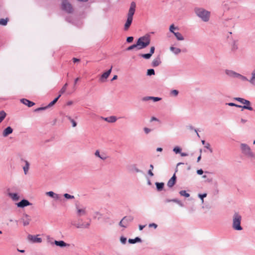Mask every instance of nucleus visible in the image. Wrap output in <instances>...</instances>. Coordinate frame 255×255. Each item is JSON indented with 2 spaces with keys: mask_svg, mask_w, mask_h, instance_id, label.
Instances as JSON below:
<instances>
[{
  "mask_svg": "<svg viewBox=\"0 0 255 255\" xmlns=\"http://www.w3.org/2000/svg\"><path fill=\"white\" fill-rule=\"evenodd\" d=\"M194 12L196 15L204 22H208L210 17V12L202 7H196Z\"/></svg>",
  "mask_w": 255,
  "mask_h": 255,
  "instance_id": "nucleus-1",
  "label": "nucleus"
},
{
  "mask_svg": "<svg viewBox=\"0 0 255 255\" xmlns=\"http://www.w3.org/2000/svg\"><path fill=\"white\" fill-rule=\"evenodd\" d=\"M242 216L237 212H235L232 216V227L235 231H242L243 228L241 226Z\"/></svg>",
  "mask_w": 255,
  "mask_h": 255,
  "instance_id": "nucleus-2",
  "label": "nucleus"
},
{
  "mask_svg": "<svg viewBox=\"0 0 255 255\" xmlns=\"http://www.w3.org/2000/svg\"><path fill=\"white\" fill-rule=\"evenodd\" d=\"M135 3L134 2H132L130 4V8L128 14V18L125 24L124 28L125 30L128 29L132 23L133 15L135 10Z\"/></svg>",
  "mask_w": 255,
  "mask_h": 255,
  "instance_id": "nucleus-3",
  "label": "nucleus"
},
{
  "mask_svg": "<svg viewBox=\"0 0 255 255\" xmlns=\"http://www.w3.org/2000/svg\"><path fill=\"white\" fill-rule=\"evenodd\" d=\"M150 43V36L149 34H146L140 37L137 40L138 50L143 49L149 45Z\"/></svg>",
  "mask_w": 255,
  "mask_h": 255,
  "instance_id": "nucleus-4",
  "label": "nucleus"
},
{
  "mask_svg": "<svg viewBox=\"0 0 255 255\" xmlns=\"http://www.w3.org/2000/svg\"><path fill=\"white\" fill-rule=\"evenodd\" d=\"M241 149L242 152L246 156L250 158H254L255 154L252 151L250 146L246 143L241 144Z\"/></svg>",
  "mask_w": 255,
  "mask_h": 255,
  "instance_id": "nucleus-5",
  "label": "nucleus"
},
{
  "mask_svg": "<svg viewBox=\"0 0 255 255\" xmlns=\"http://www.w3.org/2000/svg\"><path fill=\"white\" fill-rule=\"evenodd\" d=\"M234 100L237 101L244 104V106H241V108L243 109L248 110L249 111H253V108L251 106V103L249 100H246L244 98L236 97L234 98Z\"/></svg>",
  "mask_w": 255,
  "mask_h": 255,
  "instance_id": "nucleus-6",
  "label": "nucleus"
},
{
  "mask_svg": "<svg viewBox=\"0 0 255 255\" xmlns=\"http://www.w3.org/2000/svg\"><path fill=\"white\" fill-rule=\"evenodd\" d=\"M133 220L132 216H126L124 217L122 220L120 222L119 225L123 228H127L129 223Z\"/></svg>",
  "mask_w": 255,
  "mask_h": 255,
  "instance_id": "nucleus-7",
  "label": "nucleus"
},
{
  "mask_svg": "<svg viewBox=\"0 0 255 255\" xmlns=\"http://www.w3.org/2000/svg\"><path fill=\"white\" fill-rule=\"evenodd\" d=\"M62 8L64 10H65L68 13H71L73 11L72 5L67 0H63Z\"/></svg>",
  "mask_w": 255,
  "mask_h": 255,
  "instance_id": "nucleus-8",
  "label": "nucleus"
},
{
  "mask_svg": "<svg viewBox=\"0 0 255 255\" xmlns=\"http://www.w3.org/2000/svg\"><path fill=\"white\" fill-rule=\"evenodd\" d=\"M76 213L78 217L86 216L87 214L86 208L82 206H76Z\"/></svg>",
  "mask_w": 255,
  "mask_h": 255,
  "instance_id": "nucleus-9",
  "label": "nucleus"
},
{
  "mask_svg": "<svg viewBox=\"0 0 255 255\" xmlns=\"http://www.w3.org/2000/svg\"><path fill=\"white\" fill-rule=\"evenodd\" d=\"M31 221V217L26 214H24L20 219V221L22 223L24 226L29 225Z\"/></svg>",
  "mask_w": 255,
  "mask_h": 255,
  "instance_id": "nucleus-10",
  "label": "nucleus"
},
{
  "mask_svg": "<svg viewBox=\"0 0 255 255\" xmlns=\"http://www.w3.org/2000/svg\"><path fill=\"white\" fill-rule=\"evenodd\" d=\"M113 67L111 66V68L107 71L104 72L100 78V81L101 82H105L106 81L107 79L109 77L110 75Z\"/></svg>",
  "mask_w": 255,
  "mask_h": 255,
  "instance_id": "nucleus-11",
  "label": "nucleus"
},
{
  "mask_svg": "<svg viewBox=\"0 0 255 255\" xmlns=\"http://www.w3.org/2000/svg\"><path fill=\"white\" fill-rule=\"evenodd\" d=\"M28 240L30 241L31 242L33 243H40L42 242V239L41 238H38V235L35 236H33V235H29L28 236Z\"/></svg>",
  "mask_w": 255,
  "mask_h": 255,
  "instance_id": "nucleus-12",
  "label": "nucleus"
},
{
  "mask_svg": "<svg viewBox=\"0 0 255 255\" xmlns=\"http://www.w3.org/2000/svg\"><path fill=\"white\" fill-rule=\"evenodd\" d=\"M232 52H236L239 48V41L237 39H233L230 44Z\"/></svg>",
  "mask_w": 255,
  "mask_h": 255,
  "instance_id": "nucleus-13",
  "label": "nucleus"
},
{
  "mask_svg": "<svg viewBox=\"0 0 255 255\" xmlns=\"http://www.w3.org/2000/svg\"><path fill=\"white\" fill-rule=\"evenodd\" d=\"M17 206L19 208H24L25 207L31 205L27 200L22 199L21 201L16 204Z\"/></svg>",
  "mask_w": 255,
  "mask_h": 255,
  "instance_id": "nucleus-14",
  "label": "nucleus"
},
{
  "mask_svg": "<svg viewBox=\"0 0 255 255\" xmlns=\"http://www.w3.org/2000/svg\"><path fill=\"white\" fill-rule=\"evenodd\" d=\"M155 50V47L152 46L150 49V52L147 54H142L140 56L144 59H149L151 57L152 55L154 53Z\"/></svg>",
  "mask_w": 255,
  "mask_h": 255,
  "instance_id": "nucleus-15",
  "label": "nucleus"
},
{
  "mask_svg": "<svg viewBox=\"0 0 255 255\" xmlns=\"http://www.w3.org/2000/svg\"><path fill=\"white\" fill-rule=\"evenodd\" d=\"M176 181V176L175 174L168 180L167 185L169 188H172L175 184Z\"/></svg>",
  "mask_w": 255,
  "mask_h": 255,
  "instance_id": "nucleus-16",
  "label": "nucleus"
},
{
  "mask_svg": "<svg viewBox=\"0 0 255 255\" xmlns=\"http://www.w3.org/2000/svg\"><path fill=\"white\" fill-rule=\"evenodd\" d=\"M7 195L13 201H17L19 200V196L17 193L8 192Z\"/></svg>",
  "mask_w": 255,
  "mask_h": 255,
  "instance_id": "nucleus-17",
  "label": "nucleus"
},
{
  "mask_svg": "<svg viewBox=\"0 0 255 255\" xmlns=\"http://www.w3.org/2000/svg\"><path fill=\"white\" fill-rule=\"evenodd\" d=\"M249 82L252 85L255 87V68L251 71V77L249 79Z\"/></svg>",
  "mask_w": 255,
  "mask_h": 255,
  "instance_id": "nucleus-18",
  "label": "nucleus"
},
{
  "mask_svg": "<svg viewBox=\"0 0 255 255\" xmlns=\"http://www.w3.org/2000/svg\"><path fill=\"white\" fill-rule=\"evenodd\" d=\"M54 244L61 248L69 247L70 246L69 244L66 243L63 241H55Z\"/></svg>",
  "mask_w": 255,
  "mask_h": 255,
  "instance_id": "nucleus-19",
  "label": "nucleus"
},
{
  "mask_svg": "<svg viewBox=\"0 0 255 255\" xmlns=\"http://www.w3.org/2000/svg\"><path fill=\"white\" fill-rule=\"evenodd\" d=\"M21 103L24 105L28 106V107H31L35 105V103L33 102L30 101L29 100L26 99H21L20 100Z\"/></svg>",
  "mask_w": 255,
  "mask_h": 255,
  "instance_id": "nucleus-20",
  "label": "nucleus"
},
{
  "mask_svg": "<svg viewBox=\"0 0 255 255\" xmlns=\"http://www.w3.org/2000/svg\"><path fill=\"white\" fill-rule=\"evenodd\" d=\"M225 73L226 75L232 78H237L238 73L231 70H226Z\"/></svg>",
  "mask_w": 255,
  "mask_h": 255,
  "instance_id": "nucleus-21",
  "label": "nucleus"
},
{
  "mask_svg": "<svg viewBox=\"0 0 255 255\" xmlns=\"http://www.w3.org/2000/svg\"><path fill=\"white\" fill-rule=\"evenodd\" d=\"M13 131L12 128L10 127H7L5 128L2 132V135L3 137H6L9 134H11Z\"/></svg>",
  "mask_w": 255,
  "mask_h": 255,
  "instance_id": "nucleus-22",
  "label": "nucleus"
},
{
  "mask_svg": "<svg viewBox=\"0 0 255 255\" xmlns=\"http://www.w3.org/2000/svg\"><path fill=\"white\" fill-rule=\"evenodd\" d=\"M102 119H103L104 121L110 123H115L117 120V117L113 116L107 118L102 117Z\"/></svg>",
  "mask_w": 255,
  "mask_h": 255,
  "instance_id": "nucleus-23",
  "label": "nucleus"
},
{
  "mask_svg": "<svg viewBox=\"0 0 255 255\" xmlns=\"http://www.w3.org/2000/svg\"><path fill=\"white\" fill-rule=\"evenodd\" d=\"M95 155L96 157H98L103 160H106L107 158V156L104 153H102V154H100V152L98 150H97L95 151Z\"/></svg>",
  "mask_w": 255,
  "mask_h": 255,
  "instance_id": "nucleus-24",
  "label": "nucleus"
},
{
  "mask_svg": "<svg viewBox=\"0 0 255 255\" xmlns=\"http://www.w3.org/2000/svg\"><path fill=\"white\" fill-rule=\"evenodd\" d=\"M161 60L160 57L158 56L156 58L153 59L152 62V66L153 67H157L160 65L161 63Z\"/></svg>",
  "mask_w": 255,
  "mask_h": 255,
  "instance_id": "nucleus-25",
  "label": "nucleus"
},
{
  "mask_svg": "<svg viewBox=\"0 0 255 255\" xmlns=\"http://www.w3.org/2000/svg\"><path fill=\"white\" fill-rule=\"evenodd\" d=\"M24 162L25 163V165L23 167V169L24 174L26 175L29 168L30 164L27 160H24Z\"/></svg>",
  "mask_w": 255,
  "mask_h": 255,
  "instance_id": "nucleus-26",
  "label": "nucleus"
},
{
  "mask_svg": "<svg viewBox=\"0 0 255 255\" xmlns=\"http://www.w3.org/2000/svg\"><path fill=\"white\" fill-rule=\"evenodd\" d=\"M170 50L175 55L179 54L181 51V50L180 48L175 47L174 46H171L170 47Z\"/></svg>",
  "mask_w": 255,
  "mask_h": 255,
  "instance_id": "nucleus-27",
  "label": "nucleus"
},
{
  "mask_svg": "<svg viewBox=\"0 0 255 255\" xmlns=\"http://www.w3.org/2000/svg\"><path fill=\"white\" fill-rule=\"evenodd\" d=\"M173 34L175 35L178 40L182 41L184 40V37L179 32H174Z\"/></svg>",
  "mask_w": 255,
  "mask_h": 255,
  "instance_id": "nucleus-28",
  "label": "nucleus"
},
{
  "mask_svg": "<svg viewBox=\"0 0 255 255\" xmlns=\"http://www.w3.org/2000/svg\"><path fill=\"white\" fill-rule=\"evenodd\" d=\"M128 243L129 244H135L136 243L141 242V240L139 237H136L134 239H128Z\"/></svg>",
  "mask_w": 255,
  "mask_h": 255,
  "instance_id": "nucleus-29",
  "label": "nucleus"
},
{
  "mask_svg": "<svg viewBox=\"0 0 255 255\" xmlns=\"http://www.w3.org/2000/svg\"><path fill=\"white\" fill-rule=\"evenodd\" d=\"M164 183L163 182H156L155 185L158 191H161L164 187Z\"/></svg>",
  "mask_w": 255,
  "mask_h": 255,
  "instance_id": "nucleus-30",
  "label": "nucleus"
},
{
  "mask_svg": "<svg viewBox=\"0 0 255 255\" xmlns=\"http://www.w3.org/2000/svg\"><path fill=\"white\" fill-rule=\"evenodd\" d=\"M61 97V94H59L57 97L55 98L52 101H51L47 106V107H50L53 106L58 101L59 98Z\"/></svg>",
  "mask_w": 255,
  "mask_h": 255,
  "instance_id": "nucleus-31",
  "label": "nucleus"
},
{
  "mask_svg": "<svg viewBox=\"0 0 255 255\" xmlns=\"http://www.w3.org/2000/svg\"><path fill=\"white\" fill-rule=\"evenodd\" d=\"M237 78L240 79L242 81H248L249 82V79H248L246 76H244L239 73H238Z\"/></svg>",
  "mask_w": 255,
  "mask_h": 255,
  "instance_id": "nucleus-32",
  "label": "nucleus"
},
{
  "mask_svg": "<svg viewBox=\"0 0 255 255\" xmlns=\"http://www.w3.org/2000/svg\"><path fill=\"white\" fill-rule=\"evenodd\" d=\"M6 117V113L3 111L0 112V123L4 120Z\"/></svg>",
  "mask_w": 255,
  "mask_h": 255,
  "instance_id": "nucleus-33",
  "label": "nucleus"
},
{
  "mask_svg": "<svg viewBox=\"0 0 255 255\" xmlns=\"http://www.w3.org/2000/svg\"><path fill=\"white\" fill-rule=\"evenodd\" d=\"M66 118L71 122L73 127H75L77 126V123L71 117L67 116H66Z\"/></svg>",
  "mask_w": 255,
  "mask_h": 255,
  "instance_id": "nucleus-34",
  "label": "nucleus"
},
{
  "mask_svg": "<svg viewBox=\"0 0 255 255\" xmlns=\"http://www.w3.org/2000/svg\"><path fill=\"white\" fill-rule=\"evenodd\" d=\"M179 194L182 196H184L185 197H189L190 196V194L186 192L185 190H181L179 192Z\"/></svg>",
  "mask_w": 255,
  "mask_h": 255,
  "instance_id": "nucleus-35",
  "label": "nucleus"
},
{
  "mask_svg": "<svg viewBox=\"0 0 255 255\" xmlns=\"http://www.w3.org/2000/svg\"><path fill=\"white\" fill-rule=\"evenodd\" d=\"M179 28L178 27H175L173 24H171L169 27V31L172 33L175 32V30H178Z\"/></svg>",
  "mask_w": 255,
  "mask_h": 255,
  "instance_id": "nucleus-36",
  "label": "nucleus"
},
{
  "mask_svg": "<svg viewBox=\"0 0 255 255\" xmlns=\"http://www.w3.org/2000/svg\"><path fill=\"white\" fill-rule=\"evenodd\" d=\"M173 151L176 153V154H178V153H181V148L180 147H179V146H175L174 147L173 149Z\"/></svg>",
  "mask_w": 255,
  "mask_h": 255,
  "instance_id": "nucleus-37",
  "label": "nucleus"
},
{
  "mask_svg": "<svg viewBox=\"0 0 255 255\" xmlns=\"http://www.w3.org/2000/svg\"><path fill=\"white\" fill-rule=\"evenodd\" d=\"M172 202L178 204L180 206L183 207L184 206L182 202L177 199H171Z\"/></svg>",
  "mask_w": 255,
  "mask_h": 255,
  "instance_id": "nucleus-38",
  "label": "nucleus"
},
{
  "mask_svg": "<svg viewBox=\"0 0 255 255\" xmlns=\"http://www.w3.org/2000/svg\"><path fill=\"white\" fill-rule=\"evenodd\" d=\"M179 94V92L177 90H172L170 91V94L171 96L176 97Z\"/></svg>",
  "mask_w": 255,
  "mask_h": 255,
  "instance_id": "nucleus-39",
  "label": "nucleus"
},
{
  "mask_svg": "<svg viewBox=\"0 0 255 255\" xmlns=\"http://www.w3.org/2000/svg\"><path fill=\"white\" fill-rule=\"evenodd\" d=\"M7 18H6V19H3V18L0 19V25H6L7 24Z\"/></svg>",
  "mask_w": 255,
  "mask_h": 255,
  "instance_id": "nucleus-40",
  "label": "nucleus"
},
{
  "mask_svg": "<svg viewBox=\"0 0 255 255\" xmlns=\"http://www.w3.org/2000/svg\"><path fill=\"white\" fill-rule=\"evenodd\" d=\"M135 48H136L138 50V45H137V43H136L135 44H133V45L128 47L127 48V50L129 51V50H132L133 49H134Z\"/></svg>",
  "mask_w": 255,
  "mask_h": 255,
  "instance_id": "nucleus-41",
  "label": "nucleus"
},
{
  "mask_svg": "<svg viewBox=\"0 0 255 255\" xmlns=\"http://www.w3.org/2000/svg\"><path fill=\"white\" fill-rule=\"evenodd\" d=\"M71 224L72 225L74 226L77 229L82 228V227H83L82 224L76 223H74V222H72Z\"/></svg>",
  "mask_w": 255,
  "mask_h": 255,
  "instance_id": "nucleus-42",
  "label": "nucleus"
},
{
  "mask_svg": "<svg viewBox=\"0 0 255 255\" xmlns=\"http://www.w3.org/2000/svg\"><path fill=\"white\" fill-rule=\"evenodd\" d=\"M206 196H207V194L206 193L199 194H198V197L201 200V202H202V203H203V202H204V198L206 197Z\"/></svg>",
  "mask_w": 255,
  "mask_h": 255,
  "instance_id": "nucleus-43",
  "label": "nucleus"
},
{
  "mask_svg": "<svg viewBox=\"0 0 255 255\" xmlns=\"http://www.w3.org/2000/svg\"><path fill=\"white\" fill-rule=\"evenodd\" d=\"M67 85H68L67 83H66L63 86V87L61 88V89L60 90V91L59 92L61 95L63 94L66 91Z\"/></svg>",
  "mask_w": 255,
  "mask_h": 255,
  "instance_id": "nucleus-44",
  "label": "nucleus"
},
{
  "mask_svg": "<svg viewBox=\"0 0 255 255\" xmlns=\"http://www.w3.org/2000/svg\"><path fill=\"white\" fill-rule=\"evenodd\" d=\"M63 196L65 198L67 199H73L75 198L74 196L71 195L68 193L64 194Z\"/></svg>",
  "mask_w": 255,
  "mask_h": 255,
  "instance_id": "nucleus-45",
  "label": "nucleus"
},
{
  "mask_svg": "<svg viewBox=\"0 0 255 255\" xmlns=\"http://www.w3.org/2000/svg\"><path fill=\"white\" fill-rule=\"evenodd\" d=\"M154 70L153 69H150L147 70V75L148 76H151L154 75Z\"/></svg>",
  "mask_w": 255,
  "mask_h": 255,
  "instance_id": "nucleus-46",
  "label": "nucleus"
},
{
  "mask_svg": "<svg viewBox=\"0 0 255 255\" xmlns=\"http://www.w3.org/2000/svg\"><path fill=\"white\" fill-rule=\"evenodd\" d=\"M226 104L229 106H231V107H238V108H241V105H237V104L233 103H226Z\"/></svg>",
  "mask_w": 255,
  "mask_h": 255,
  "instance_id": "nucleus-47",
  "label": "nucleus"
},
{
  "mask_svg": "<svg viewBox=\"0 0 255 255\" xmlns=\"http://www.w3.org/2000/svg\"><path fill=\"white\" fill-rule=\"evenodd\" d=\"M127 238H126L124 236H121L120 238V242L123 244H125L127 242Z\"/></svg>",
  "mask_w": 255,
  "mask_h": 255,
  "instance_id": "nucleus-48",
  "label": "nucleus"
},
{
  "mask_svg": "<svg viewBox=\"0 0 255 255\" xmlns=\"http://www.w3.org/2000/svg\"><path fill=\"white\" fill-rule=\"evenodd\" d=\"M161 100V98L159 97H154L151 96L150 100H152L153 102H156Z\"/></svg>",
  "mask_w": 255,
  "mask_h": 255,
  "instance_id": "nucleus-49",
  "label": "nucleus"
},
{
  "mask_svg": "<svg viewBox=\"0 0 255 255\" xmlns=\"http://www.w3.org/2000/svg\"><path fill=\"white\" fill-rule=\"evenodd\" d=\"M55 193H54L53 191H49L46 193V194L51 197H53V196L54 195Z\"/></svg>",
  "mask_w": 255,
  "mask_h": 255,
  "instance_id": "nucleus-50",
  "label": "nucleus"
},
{
  "mask_svg": "<svg viewBox=\"0 0 255 255\" xmlns=\"http://www.w3.org/2000/svg\"><path fill=\"white\" fill-rule=\"evenodd\" d=\"M83 227L82 228L87 229L89 228L90 223H87L86 224L83 223L82 224Z\"/></svg>",
  "mask_w": 255,
  "mask_h": 255,
  "instance_id": "nucleus-51",
  "label": "nucleus"
},
{
  "mask_svg": "<svg viewBox=\"0 0 255 255\" xmlns=\"http://www.w3.org/2000/svg\"><path fill=\"white\" fill-rule=\"evenodd\" d=\"M47 106L44 107H40L35 110V112H38L40 111L45 110L47 108Z\"/></svg>",
  "mask_w": 255,
  "mask_h": 255,
  "instance_id": "nucleus-52",
  "label": "nucleus"
},
{
  "mask_svg": "<svg viewBox=\"0 0 255 255\" xmlns=\"http://www.w3.org/2000/svg\"><path fill=\"white\" fill-rule=\"evenodd\" d=\"M150 99H151V96L144 97L142 98V101H147L150 100Z\"/></svg>",
  "mask_w": 255,
  "mask_h": 255,
  "instance_id": "nucleus-53",
  "label": "nucleus"
},
{
  "mask_svg": "<svg viewBox=\"0 0 255 255\" xmlns=\"http://www.w3.org/2000/svg\"><path fill=\"white\" fill-rule=\"evenodd\" d=\"M143 130L146 134H148L151 131V129L147 128H144Z\"/></svg>",
  "mask_w": 255,
  "mask_h": 255,
  "instance_id": "nucleus-54",
  "label": "nucleus"
},
{
  "mask_svg": "<svg viewBox=\"0 0 255 255\" xmlns=\"http://www.w3.org/2000/svg\"><path fill=\"white\" fill-rule=\"evenodd\" d=\"M133 37L132 36H129L127 38V42L128 43H130L133 41Z\"/></svg>",
  "mask_w": 255,
  "mask_h": 255,
  "instance_id": "nucleus-55",
  "label": "nucleus"
},
{
  "mask_svg": "<svg viewBox=\"0 0 255 255\" xmlns=\"http://www.w3.org/2000/svg\"><path fill=\"white\" fill-rule=\"evenodd\" d=\"M149 228L153 227L154 229H156L157 227V225L155 223H151L148 225Z\"/></svg>",
  "mask_w": 255,
  "mask_h": 255,
  "instance_id": "nucleus-56",
  "label": "nucleus"
},
{
  "mask_svg": "<svg viewBox=\"0 0 255 255\" xmlns=\"http://www.w3.org/2000/svg\"><path fill=\"white\" fill-rule=\"evenodd\" d=\"M202 178L204 179H207L206 181L207 182H211L212 181L211 179L207 178V176L206 175H203Z\"/></svg>",
  "mask_w": 255,
  "mask_h": 255,
  "instance_id": "nucleus-57",
  "label": "nucleus"
},
{
  "mask_svg": "<svg viewBox=\"0 0 255 255\" xmlns=\"http://www.w3.org/2000/svg\"><path fill=\"white\" fill-rule=\"evenodd\" d=\"M205 147L207 149H209L211 152H212V149L210 148V144L209 143H207Z\"/></svg>",
  "mask_w": 255,
  "mask_h": 255,
  "instance_id": "nucleus-58",
  "label": "nucleus"
},
{
  "mask_svg": "<svg viewBox=\"0 0 255 255\" xmlns=\"http://www.w3.org/2000/svg\"><path fill=\"white\" fill-rule=\"evenodd\" d=\"M204 171L201 169L197 170V173L199 175H202Z\"/></svg>",
  "mask_w": 255,
  "mask_h": 255,
  "instance_id": "nucleus-59",
  "label": "nucleus"
},
{
  "mask_svg": "<svg viewBox=\"0 0 255 255\" xmlns=\"http://www.w3.org/2000/svg\"><path fill=\"white\" fill-rule=\"evenodd\" d=\"M53 198L56 200H58L60 198V195L59 194L55 193Z\"/></svg>",
  "mask_w": 255,
  "mask_h": 255,
  "instance_id": "nucleus-60",
  "label": "nucleus"
},
{
  "mask_svg": "<svg viewBox=\"0 0 255 255\" xmlns=\"http://www.w3.org/2000/svg\"><path fill=\"white\" fill-rule=\"evenodd\" d=\"M248 122V120L243 118L241 119V123L242 124H245Z\"/></svg>",
  "mask_w": 255,
  "mask_h": 255,
  "instance_id": "nucleus-61",
  "label": "nucleus"
},
{
  "mask_svg": "<svg viewBox=\"0 0 255 255\" xmlns=\"http://www.w3.org/2000/svg\"><path fill=\"white\" fill-rule=\"evenodd\" d=\"M72 60H73V62H74V63L78 62L80 61V59L76 58H73L72 59Z\"/></svg>",
  "mask_w": 255,
  "mask_h": 255,
  "instance_id": "nucleus-62",
  "label": "nucleus"
},
{
  "mask_svg": "<svg viewBox=\"0 0 255 255\" xmlns=\"http://www.w3.org/2000/svg\"><path fill=\"white\" fill-rule=\"evenodd\" d=\"M148 175H149L150 176H153V172H152V170L151 169H149L148 171Z\"/></svg>",
  "mask_w": 255,
  "mask_h": 255,
  "instance_id": "nucleus-63",
  "label": "nucleus"
},
{
  "mask_svg": "<svg viewBox=\"0 0 255 255\" xmlns=\"http://www.w3.org/2000/svg\"><path fill=\"white\" fill-rule=\"evenodd\" d=\"M145 227V225H139V230L140 231H141L144 227Z\"/></svg>",
  "mask_w": 255,
  "mask_h": 255,
  "instance_id": "nucleus-64",
  "label": "nucleus"
}]
</instances>
